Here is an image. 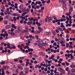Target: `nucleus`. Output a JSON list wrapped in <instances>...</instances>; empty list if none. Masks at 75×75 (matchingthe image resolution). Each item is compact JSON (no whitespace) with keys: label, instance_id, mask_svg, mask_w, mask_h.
I'll use <instances>...</instances> for the list:
<instances>
[{"label":"nucleus","instance_id":"nucleus-9","mask_svg":"<svg viewBox=\"0 0 75 75\" xmlns=\"http://www.w3.org/2000/svg\"><path fill=\"white\" fill-rule=\"evenodd\" d=\"M69 11L70 12H72L73 11V8L72 7H70Z\"/></svg>","mask_w":75,"mask_h":75},{"label":"nucleus","instance_id":"nucleus-32","mask_svg":"<svg viewBox=\"0 0 75 75\" xmlns=\"http://www.w3.org/2000/svg\"><path fill=\"white\" fill-rule=\"evenodd\" d=\"M63 7H65L67 6V4L66 3H63L62 5Z\"/></svg>","mask_w":75,"mask_h":75},{"label":"nucleus","instance_id":"nucleus-14","mask_svg":"<svg viewBox=\"0 0 75 75\" xmlns=\"http://www.w3.org/2000/svg\"><path fill=\"white\" fill-rule=\"evenodd\" d=\"M23 5H21L20 6V9L21 10H22L23 9Z\"/></svg>","mask_w":75,"mask_h":75},{"label":"nucleus","instance_id":"nucleus-51","mask_svg":"<svg viewBox=\"0 0 75 75\" xmlns=\"http://www.w3.org/2000/svg\"><path fill=\"white\" fill-rule=\"evenodd\" d=\"M25 30H22L21 31L22 33H25Z\"/></svg>","mask_w":75,"mask_h":75},{"label":"nucleus","instance_id":"nucleus-2","mask_svg":"<svg viewBox=\"0 0 75 75\" xmlns=\"http://www.w3.org/2000/svg\"><path fill=\"white\" fill-rule=\"evenodd\" d=\"M67 20V19H65V18H63V19H61V20L60 19H59L58 20V21H59V22H63V21H65Z\"/></svg>","mask_w":75,"mask_h":75},{"label":"nucleus","instance_id":"nucleus-22","mask_svg":"<svg viewBox=\"0 0 75 75\" xmlns=\"http://www.w3.org/2000/svg\"><path fill=\"white\" fill-rule=\"evenodd\" d=\"M11 35L12 36L15 35V33L14 32H11Z\"/></svg>","mask_w":75,"mask_h":75},{"label":"nucleus","instance_id":"nucleus-42","mask_svg":"<svg viewBox=\"0 0 75 75\" xmlns=\"http://www.w3.org/2000/svg\"><path fill=\"white\" fill-rule=\"evenodd\" d=\"M69 69V67H66L65 69V70L66 71H68Z\"/></svg>","mask_w":75,"mask_h":75},{"label":"nucleus","instance_id":"nucleus-40","mask_svg":"<svg viewBox=\"0 0 75 75\" xmlns=\"http://www.w3.org/2000/svg\"><path fill=\"white\" fill-rule=\"evenodd\" d=\"M40 23H42V24H44V21L42 20L40 21Z\"/></svg>","mask_w":75,"mask_h":75},{"label":"nucleus","instance_id":"nucleus-56","mask_svg":"<svg viewBox=\"0 0 75 75\" xmlns=\"http://www.w3.org/2000/svg\"><path fill=\"white\" fill-rule=\"evenodd\" d=\"M60 27L61 28H64L65 27V26L64 25H60Z\"/></svg>","mask_w":75,"mask_h":75},{"label":"nucleus","instance_id":"nucleus-43","mask_svg":"<svg viewBox=\"0 0 75 75\" xmlns=\"http://www.w3.org/2000/svg\"><path fill=\"white\" fill-rule=\"evenodd\" d=\"M12 49H16V47L15 46H13L12 47Z\"/></svg>","mask_w":75,"mask_h":75},{"label":"nucleus","instance_id":"nucleus-23","mask_svg":"<svg viewBox=\"0 0 75 75\" xmlns=\"http://www.w3.org/2000/svg\"><path fill=\"white\" fill-rule=\"evenodd\" d=\"M1 69L2 70V73H4V68L3 67H2L1 68Z\"/></svg>","mask_w":75,"mask_h":75},{"label":"nucleus","instance_id":"nucleus-63","mask_svg":"<svg viewBox=\"0 0 75 75\" xmlns=\"http://www.w3.org/2000/svg\"><path fill=\"white\" fill-rule=\"evenodd\" d=\"M66 65L67 66H68L69 65V63L67 62L66 63Z\"/></svg>","mask_w":75,"mask_h":75},{"label":"nucleus","instance_id":"nucleus-29","mask_svg":"<svg viewBox=\"0 0 75 75\" xmlns=\"http://www.w3.org/2000/svg\"><path fill=\"white\" fill-rule=\"evenodd\" d=\"M46 35H50V32H46Z\"/></svg>","mask_w":75,"mask_h":75},{"label":"nucleus","instance_id":"nucleus-52","mask_svg":"<svg viewBox=\"0 0 75 75\" xmlns=\"http://www.w3.org/2000/svg\"><path fill=\"white\" fill-rule=\"evenodd\" d=\"M32 33H35V32L34 31V30H32L31 31Z\"/></svg>","mask_w":75,"mask_h":75},{"label":"nucleus","instance_id":"nucleus-28","mask_svg":"<svg viewBox=\"0 0 75 75\" xmlns=\"http://www.w3.org/2000/svg\"><path fill=\"white\" fill-rule=\"evenodd\" d=\"M35 33L36 34H39V33H40V32L39 31H36L35 32Z\"/></svg>","mask_w":75,"mask_h":75},{"label":"nucleus","instance_id":"nucleus-24","mask_svg":"<svg viewBox=\"0 0 75 75\" xmlns=\"http://www.w3.org/2000/svg\"><path fill=\"white\" fill-rule=\"evenodd\" d=\"M25 34L26 35H28V34H29V32H28V31L26 30V31H25Z\"/></svg>","mask_w":75,"mask_h":75},{"label":"nucleus","instance_id":"nucleus-49","mask_svg":"<svg viewBox=\"0 0 75 75\" xmlns=\"http://www.w3.org/2000/svg\"><path fill=\"white\" fill-rule=\"evenodd\" d=\"M59 30L61 32H62V31H63V30H62V29L61 28H59Z\"/></svg>","mask_w":75,"mask_h":75},{"label":"nucleus","instance_id":"nucleus-10","mask_svg":"<svg viewBox=\"0 0 75 75\" xmlns=\"http://www.w3.org/2000/svg\"><path fill=\"white\" fill-rule=\"evenodd\" d=\"M40 55H43V56H44V55H45V54H44V53L42 52H40Z\"/></svg>","mask_w":75,"mask_h":75},{"label":"nucleus","instance_id":"nucleus-54","mask_svg":"<svg viewBox=\"0 0 75 75\" xmlns=\"http://www.w3.org/2000/svg\"><path fill=\"white\" fill-rule=\"evenodd\" d=\"M41 10H44V7L43 6L42 7H41Z\"/></svg>","mask_w":75,"mask_h":75},{"label":"nucleus","instance_id":"nucleus-12","mask_svg":"<svg viewBox=\"0 0 75 75\" xmlns=\"http://www.w3.org/2000/svg\"><path fill=\"white\" fill-rule=\"evenodd\" d=\"M3 45H0V50H3Z\"/></svg>","mask_w":75,"mask_h":75},{"label":"nucleus","instance_id":"nucleus-16","mask_svg":"<svg viewBox=\"0 0 75 75\" xmlns=\"http://www.w3.org/2000/svg\"><path fill=\"white\" fill-rule=\"evenodd\" d=\"M74 63H72L71 65L70 66V68H74V67H73V66H74Z\"/></svg>","mask_w":75,"mask_h":75},{"label":"nucleus","instance_id":"nucleus-61","mask_svg":"<svg viewBox=\"0 0 75 75\" xmlns=\"http://www.w3.org/2000/svg\"><path fill=\"white\" fill-rule=\"evenodd\" d=\"M56 33H59V30L58 29H56Z\"/></svg>","mask_w":75,"mask_h":75},{"label":"nucleus","instance_id":"nucleus-39","mask_svg":"<svg viewBox=\"0 0 75 75\" xmlns=\"http://www.w3.org/2000/svg\"><path fill=\"white\" fill-rule=\"evenodd\" d=\"M31 22H29L27 23L28 25H31Z\"/></svg>","mask_w":75,"mask_h":75},{"label":"nucleus","instance_id":"nucleus-30","mask_svg":"<svg viewBox=\"0 0 75 75\" xmlns=\"http://www.w3.org/2000/svg\"><path fill=\"white\" fill-rule=\"evenodd\" d=\"M43 47H45L46 46V44L44 43H42V44Z\"/></svg>","mask_w":75,"mask_h":75},{"label":"nucleus","instance_id":"nucleus-33","mask_svg":"<svg viewBox=\"0 0 75 75\" xmlns=\"http://www.w3.org/2000/svg\"><path fill=\"white\" fill-rule=\"evenodd\" d=\"M29 10H30V9L28 8L26 10V11L27 13H29Z\"/></svg>","mask_w":75,"mask_h":75},{"label":"nucleus","instance_id":"nucleus-62","mask_svg":"<svg viewBox=\"0 0 75 75\" xmlns=\"http://www.w3.org/2000/svg\"><path fill=\"white\" fill-rule=\"evenodd\" d=\"M19 62L20 63H23V60H19Z\"/></svg>","mask_w":75,"mask_h":75},{"label":"nucleus","instance_id":"nucleus-36","mask_svg":"<svg viewBox=\"0 0 75 75\" xmlns=\"http://www.w3.org/2000/svg\"><path fill=\"white\" fill-rule=\"evenodd\" d=\"M23 21H24V19H22L21 20V21L20 22L21 24H23Z\"/></svg>","mask_w":75,"mask_h":75},{"label":"nucleus","instance_id":"nucleus-17","mask_svg":"<svg viewBox=\"0 0 75 75\" xmlns=\"http://www.w3.org/2000/svg\"><path fill=\"white\" fill-rule=\"evenodd\" d=\"M4 68L5 69H8V66H3Z\"/></svg>","mask_w":75,"mask_h":75},{"label":"nucleus","instance_id":"nucleus-46","mask_svg":"<svg viewBox=\"0 0 75 75\" xmlns=\"http://www.w3.org/2000/svg\"><path fill=\"white\" fill-rule=\"evenodd\" d=\"M8 34H11V30H8Z\"/></svg>","mask_w":75,"mask_h":75},{"label":"nucleus","instance_id":"nucleus-5","mask_svg":"<svg viewBox=\"0 0 75 75\" xmlns=\"http://www.w3.org/2000/svg\"><path fill=\"white\" fill-rule=\"evenodd\" d=\"M52 32L53 34L54 35H56V32H55V30H52Z\"/></svg>","mask_w":75,"mask_h":75},{"label":"nucleus","instance_id":"nucleus-3","mask_svg":"<svg viewBox=\"0 0 75 75\" xmlns=\"http://www.w3.org/2000/svg\"><path fill=\"white\" fill-rule=\"evenodd\" d=\"M52 20V17H48V21L49 22H51V20Z\"/></svg>","mask_w":75,"mask_h":75},{"label":"nucleus","instance_id":"nucleus-18","mask_svg":"<svg viewBox=\"0 0 75 75\" xmlns=\"http://www.w3.org/2000/svg\"><path fill=\"white\" fill-rule=\"evenodd\" d=\"M13 16H18V14L17 13H14L13 15Z\"/></svg>","mask_w":75,"mask_h":75},{"label":"nucleus","instance_id":"nucleus-7","mask_svg":"<svg viewBox=\"0 0 75 75\" xmlns=\"http://www.w3.org/2000/svg\"><path fill=\"white\" fill-rule=\"evenodd\" d=\"M72 26V24H70L69 23H68L66 25V27H71Z\"/></svg>","mask_w":75,"mask_h":75},{"label":"nucleus","instance_id":"nucleus-45","mask_svg":"<svg viewBox=\"0 0 75 75\" xmlns=\"http://www.w3.org/2000/svg\"><path fill=\"white\" fill-rule=\"evenodd\" d=\"M7 23H8V22L6 21H5L4 22V23L5 24H7Z\"/></svg>","mask_w":75,"mask_h":75},{"label":"nucleus","instance_id":"nucleus-38","mask_svg":"<svg viewBox=\"0 0 75 75\" xmlns=\"http://www.w3.org/2000/svg\"><path fill=\"white\" fill-rule=\"evenodd\" d=\"M52 60H49L47 62L48 64H50V63H51V62H52Z\"/></svg>","mask_w":75,"mask_h":75},{"label":"nucleus","instance_id":"nucleus-34","mask_svg":"<svg viewBox=\"0 0 75 75\" xmlns=\"http://www.w3.org/2000/svg\"><path fill=\"white\" fill-rule=\"evenodd\" d=\"M15 72H16V74H17L18 73V69H17L16 70V71H15Z\"/></svg>","mask_w":75,"mask_h":75},{"label":"nucleus","instance_id":"nucleus-48","mask_svg":"<svg viewBox=\"0 0 75 75\" xmlns=\"http://www.w3.org/2000/svg\"><path fill=\"white\" fill-rule=\"evenodd\" d=\"M63 1H64V0H59V3H63Z\"/></svg>","mask_w":75,"mask_h":75},{"label":"nucleus","instance_id":"nucleus-4","mask_svg":"<svg viewBox=\"0 0 75 75\" xmlns=\"http://www.w3.org/2000/svg\"><path fill=\"white\" fill-rule=\"evenodd\" d=\"M38 46L41 49H42V44L41 43H39L38 45Z\"/></svg>","mask_w":75,"mask_h":75},{"label":"nucleus","instance_id":"nucleus-47","mask_svg":"<svg viewBox=\"0 0 75 75\" xmlns=\"http://www.w3.org/2000/svg\"><path fill=\"white\" fill-rule=\"evenodd\" d=\"M13 18L14 19V21H16V17H13Z\"/></svg>","mask_w":75,"mask_h":75},{"label":"nucleus","instance_id":"nucleus-27","mask_svg":"<svg viewBox=\"0 0 75 75\" xmlns=\"http://www.w3.org/2000/svg\"><path fill=\"white\" fill-rule=\"evenodd\" d=\"M6 19H7V20H8V19H9V15H6Z\"/></svg>","mask_w":75,"mask_h":75},{"label":"nucleus","instance_id":"nucleus-1","mask_svg":"<svg viewBox=\"0 0 75 75\" xmlns=\"http://www.w3.org/2000/svg\"><path fill=\"white\" fill-rule=\"evenodd\" d=\"M58 70L59 71H60L61 72H62L63 74H65V72L64 70L62 69V67H59L58 69Z\"/></svg>","mask_w":75,"mask_h":75},{"label":"nucleus","instance_id":"nucleus-20","mask_svg":"<svg viewBox=\"0 0 75 75\" xmlns=\"http://www.w3.org/2000/svg\"><path fill=\"white\" fill-rule=\"evenodd\" d=\"M5 62H6L4 61L1 62H0V64H1V65H4V64H5Z\"/></svg>","mask_w":75,"mask_h":75},{"label":"nucleus","instance_id":"nucleus-21","mask_svg":"<svg viewBox=\"0 0 75 75\" xmlns=\"http://www.w3.org/2000/svg\"><path fill=\"white\" fill-rule=\"evenodd\" d=\"M1 8L3 10H4L5 9V6L4 5H2L1 6Z\"/></svg>","mask_w":75,"mask_h":75},{"label":"nucleus","instance_id":"nucleus-15","mask_svg":"<svg viewBox=\"0 0 75 75\" xmlns=\"http://www.w3.org/2000/svg\"><path fill=\"white\" fill-rule=\"evenodd\" d=\"M10 28V26L9 25H8L6 26V29H9V28Z\"/></svg>","mask_w":75,"mask_h":75},{"label":"nucleus","instance_id":"nucleus-55","mask_svg":"<svg viewBox=\"0 0 75 75\" xmlns=\"http://www.w3.org/2000/svg\"><path fill=\"white\" fill-rule=\"evenodd\" d=\"M36 8L38 9H39V8H40V6H39L38 5L37 6H36Z\"/></svg>","mask_w":75,"mask_h":75},{"label":"nucleus","instance_id":"nucleus-8","mask_svg":"<svg viewBox=\"0 0 75 75\" xmlns=\"http://www.w3.org/2000/svg\"><path fill=\"white\" fill-rule=\"evenodd\" d=\"M18 67L19 69H21V70H23V67H22L21 65L18 66Z\"/></svg>","mask_w":75,"mask_h":75},{"label":"nucleus","instance_id":"nucleus-13","mask_svg":"<svg viewBox=\"0 0 75 75\" xmlns=\"http://www.w3.org/2000/svg\"><path fill=\"white\" fill-rule=\"evenodd\" d=\"M7 52V50H5V51L3 50L2 51V53H4V52H5V53H6Z\"/></svg>","mask_w":75,"mask_h":75},{"label":"nucleus","instance_id":"nucleus-41","mask_svg":"<svg viewBox=\"0 0 75 75\" xmlns=\"http://www.w3.org/2000/svg\"><path fill=\"white\" fill-rule=\"evenodd\" d=\"M38 20V18H36V19H34L33 20V21L34 22L36 21H37V20Z\"/></svg>","mask_w":75,"mask_h":75},{"label":"nucleus","instance_id":"nucleus-11","mask_svg":"<svg viewBox=\"0 0 75 75\" xmlns=\"http://www.w3.org/2000/svg\"><path fill=\"white\" fill-rule=\"evenodd\" d=\"M28 51L29 52H33V49L31 48L30 49V48L28 49Z\"/></svg>","mask_w":75,"mask_h":75},{"label":"nucleus","instance_id":"nucleus-19","mask_svg":"<svg viewBox=\"0 0 75 75\" xmlns=\"http://www.w3.org/2000/svg\"><path fill=\"white\" fill-rule=\"evenodd\" d=\"M18 29L19 30L21 31V30H22V27L21 26H19L18 28Z\"/></svg>","mask_w":75,"mask_h":75},{"label":"nucleus","instance_id":"nucleus-44","mask_svg":"<svg viewBox=\"0 0 75 75\" xmlns=\"http://www.w3.org/2000/svg\"><path fill=\"white\" fill-rule=\"evenodd\" d=\"M39 65V64L36 65L35 67V68H38V66Z\"/></svg>","mask_w":75,"mask_h":75},{"label":"nucleus","instance_id":"nucleus-60","mask_svg":"<svg viewBox=\"0 0 75 75\" xmlns=\"http://www.w3.org/2000/svg\"><path fill=\"white\" fill-rule=\"evenodd\" d=\"M53 45H54L55 46H56L57 45V43L56 42H54L53 44Z\"/></svg>","mask_w":75,"mask_h":75},{"label":"nucleus","instance_id":"nucleus-25","mask_svg":"<svg viewBox=\"0 0 75 75\" xmlns=\"http://www.w3.org/2000/svg\"><path fill=\"white\" fill-rule=\"evenodd\" d=\"M71 71L72 72H73L74 73H75V70L74 69H71Z\"/></svg>","mask_w":75,"mask_h":75},{"label":"nucleus","instance_id":"nucleus-6","mask_svg":"<svg viewBox=\"0 0 75 75\" xmlns=\"http://www.w3.org/2000/svg\"><path fill=\"white\" fill-rule=\"evenodd\" d=\"M24 59V57H19L18 58V60H23V59Z\"/></svg>","mask_w":75,"mask_h":75},{"label":"nucleus","instance_id":"nucleus-31","mask_svg":"<svg viewBox=\"0 0 75 75\" xmlns=\"http://www.w3.org/2000/svg\"><path fill=\"white\" fill-rule=\"evenodd\" d=\"M25 74H28V73L29 71H27V70H26L25 71Z\"/></svg>","mask_w":75,"mask_h":75},{"label":"nucleus","instance_id":"nucleus-53","mask_svg":"<svg viewBox=\"0 0 75 75\" xmlns=\"http://www.w3.org/2000/svg\"><path fill=\"white\" fill-rule=\"evenodd\" d=\"M69 44L70 45H73V44H72V42H69Z\"/></svg>","mask_w":75,"mask_h":75},{"label":"nucleus","instance_id":"nucleus-59","mask_svg":"<svg viewBox=\"0 0 75 75\" xmlns=\"http://www.w3.org/2000/svg\"><path fill=\"white\" fill-rule=\"evenodd\" d=\"M38 3L39 4H41V2L40 1H38Z\"/></svg>","mask_w":75,"mask_h":75},{"label":"nucleus","instance_id":"nucleus-37","mask_svg":"<svg viewBox=\"0 0 75 75\" xmlns=\"http://www.w3.org/2000/svg\"><path fill=\"white\" fill-rule=\"evenodd\" d=\"M20 31H21V30H18V29L17 30V31L16 33H20Z\"/></svg>","mask_w":75,"mask_h":75},{"label":"nucleus","instance_id":"nucleus-58","mask_svg":"<svg viewBox=\"0 0 75 75\" xmlns=\"http://www.w3.org/2000/svg\"><path fill=\"white\" fill-rule=\"evenodd\" d=\"M61 46H62V47H65V44H62L61 45Z\"/></svg>","mask_w":75,"mask_h":75},{"label":"nucleus","instance_id":"nucleus-35","mask_svg":"<svg viewBox=\"0 0 75 75\" xmlns=\"http://www.w3.org/2000/svg\"><path fill=\"white\" fill-rule=\"evenodd\" d=\"M0 15L2 16H4V14L3 12H1L0 13Z\"/></svg>","mask_w":75,"mask_h":75},{"label":"nucleus","instance_id":"nucleus-57","mask_svg":"<svg viewBox=\"0 0 75 75\" xmlns=\"http://www.w3.org/2000/svg\"><path fill=\"white\" fill-rule=\"evenodd\" d=\"M23 71H22L20 74V75H23Z\"/></svg>","mask_w":75,"mask_h":75},{"label":"nucleus","instance_id":"nucleus-64","mask_svg":"<svg viewBox=\"0 0 75 75\" xmlns=\"http://www.w3.org/2000/svg\"><path fill=\"white\" fill-rule=\"evenodd\" d=\"M54 57H55V55H54V54L52 55L51 57L52 58H54Z\"/></svg>","mask_w":75,"mask_h":75},{"label":"nucleus","instance_id":"nucleus-50","mask_svg":"<svg viewBox=\"0 0 75 75\" xmlns=\"http://www.w3.org/2000/svg\"><path fill=\"white\" fill-rule=\"evenodd\" d=\"M59 75V72H56L55 74V75Z\"/></svg>","mask_w":75,"mask_h":75},{"label":"nucleus","instance_id":"nucleus-26","mask_svg":"<svg viewBox=\"0 0 75 75\" xmlns=\"http://www.w3.org/2000/svg\"><path fill=\"white\" fill-rule=\"evenodd\" d=\"M22 11H23V12H25V11H26V8H22Z\"/></svg>","mask_w":75,"mask_h":75}]
</instances>
